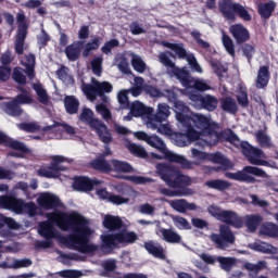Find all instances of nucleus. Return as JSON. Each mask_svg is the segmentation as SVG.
Listing matches in <instances>:
<instances>
[{"label": "nucleus", "mask_w": 278, "mask_h": 278, "mask_svg": "<svg viewBox=\"0 0 278 278\" xmlns=\"http://www.w3.org/2000/svg\"><path fill=\"white\" fill-rule=\"evenodd\" d=\"M64 106L67 114H77L79 110V100L75 96H66L64 98Z\"/></svg>", "instance_id": "nucleus-32"}, {"label": "nucleus", "mask_w": 278, "mask_h": 278, "mask_svg": "<svg viewBox=\"0 0 278 278\" xmlns=\"http://www.w3.org/2000/svg\"><path fill=\"white\" fill-rule=\"evenodd\" d=\"M255 177H268L266 172L260 167L245 166L241 172H239V181H247V184H254Z\"/></svg>", "instance_id": "nucleus-17"}, {"label": "nucleus", "mask_w": 278, "mask_h": 278, "mask_svg": "<svg viewBox=\"0 0 278 278\" xmlns=\"http://www.w3.org/2000/svg\"><path fill=\"white\" fill-rule=\"evenodd\" d=\"M249 249L252 251H258V253H269L275 255L278 253V249L266 242H254L249 244Z\"/></svg>", "instance_id": "nucleus-29"}, {"label": "nucleus", "mask_w": 278, "mask_h": 278, "mask_svg": "<svg viewBox=\"0 0 278 278\" xmlns=\"http://www.w3.org/2000/svg\"><path fill=\"white\" fill-rule=\"evenodd\" d=\"M126 149L132 153V155H136L137 157H147L149 154L147 153V150H144V147L132 143L131 141L125 142Z\"/></svg>", "instance_id": "nucleus-37"}, {"label": "nucleus", "mask_w": 278, "mask_h": 278, "mask_svg": "<svg viewBox=\"0 0 278 278\" xmlns=\"http://www.w3.org/2000/svg\"><path fill=\"white\" fill-rule=\"evenodd\" d=\"M217 262L223 270L229 271L236 266V258L217 256Z\"/></svg>", "instance_id": "nucleus-48"}, {"label": "nucleus", "mask_w": 278, "mask_h": 278, "mask_svg": "<svg viewBox=\"0 0 278 278\" xmlns=\"http://www.w3.org/2000/svg\"><path fill=\"white\" fill-rule=\"evenodd\" d=\"M159 60L163 66H166L168 71H172L174 75L179 79L180 84L184 86L185 94L188 97L189 94H199L197 91H192V88L195 90H200V92H205V90H212V87L207 84V81L203 79H190V74L186 71V68H179L175 66V63L168 59V55L166 53H161L159 55Z\"/></svg>", "instance_id": "nucleus-3"}, {"label": "nucleus", "mask_w": 278, "mask_h": 278, "mask_svg": "<svg viewBox=\"0 0 278 278\" xmlns=\"http://www.w3.org/2000/svg\"><path fill=\"white\" fill-rule=\"evenodd\" d=\"M237 7L238 3H233L231 0H222L219 2V10L228 21H235Z\"/></svg>", "instance_id": "nucleus-24"}, {"label": "nucleus", "mask_w": 278, "mask_h": 278, "mask_svg": "<svg viewBox=\"0 0 278 278\" xmlns=\"http://www.w3.org/2000/svg\"><path fill=\"white\" fill-rule=\"evenodd\" d=\"M102 225L109 231H114L123 227V220L118 216L105 215Z\"/></svg>", "instance_id": "nucleus-27"}, {"label": "nucleus", "mask_w": 278, "mask_h": 278, "mask_svg": "<svg viewBox=\"0 0 278 278\" xmlns=\"http://www.w3.org/2000/svg\"><path fill=\"white\" fill-rule=\"evenodd\" d=\"M274 10H275V2L273 1L258 5V14H261L263 18L270 17V14H273Z\"/></svg>", "instance_id": "nucleus-47"}, {"label": "nucleus", "mask_w": 278, "mask_h": 278, "mask_svg": "<svg viewBox=\"0 0 278 278\" xmlns=\"http://www.w3.org/2000/svg\"><path fill=\"white\" fill-rule=\"evenodd\" d=\"M161 194H164L165 197H190L191 194H194V191L190 188H182L178 190H170L166 188L160 189Z\"/></svg>", "instance_id": "nucleus-31"}, {"label": "nucleus", "mask_w": 278, "mask_h": 278, "mask_svg": "<svg viewBox=\"0 0 278 278\" xmlns=\"http://www.w3.org/2000/svg\"><path fill=\"white\" fill-rule=\"evenodd\" d=\"M59 275L62 278H81L86 274L84 271L77 270V269H64V270L59 271Z\"/></svg>", "instance_id": "nucleus-56"}, {"label": "nucleus", "mask_w": 278, "mask_h": 278, "mask_svg": "<svg viewBox=\"0 0 278 278\" xmlns=\"http://www.w3.org/2000/svg\"><path fill=\"white\" fill-rule=\"evenodd\" d=\"M96 194L97 197H99V199H102L103 201H109V203H113V205H125L129 203L128 197L111 194L105 189H98L96 191Z\"/></svg>", "instance_id": "nucleus-18"}, {"label": "nucleus", "mask_w": 278, "mask_h": 278, "mask_svg": "<svg viewBox=\"0 0 278 278\" xmlns=\"http://www.w3.org/2000/svg\"><path fill=\"white\" fill-rule=\"evenodd\" d=\"M18 129H22V131H28V132H34V131H39L40 130V125L37 123H24L17 125Z\"/></svg>", "instance_id": "nucleus-61"}, {"label": "nucleus", "mask_w": 278, "mask_h": 278, "mask_svg": "<svg viewBox=\"0 0 278 278\" xmlns=\"http://www.w3.org/2000/svg\"><path fill=\"white\" fill-rule=\"evenodd\" d=\"M31 103H34V98H31L29 91L23 90L15 100L4 105V112L10 116H21V114H23V110H21L20 105H29Z\"/></svg>", "instance_id": "nucleus-14"}, {"label": "nucleus", "mask_w": 278, "mask_h": 278, "mask_svg": "<svg viewBox=\"0 0 278 278\" xmlns=\"http://www.w3.org/2000/svg\"><path fill=\"white\" fill-rule=\"evenodd\" d=\"M256 140L260 142L261 147H270V137L266 132L258 131L256 134Z\"/></svg>", "instance_id": "nucleus-64"}, {"label": "nucleus", "mask_w": 278, "mask_h": 278, "mask_svg": "<svg viewBox=\"0 0 278 278\" xmlns=\"http://www.w3.org/2000/svg\"><path fill=\"white\" fill-rule=\"evenodd\" d=\"M229 31L235 38L237 45H242V42H247L251 38L249 29H247L242 24H235L230 26Z\"/></svg>", "instance_id": "nucleus-19"}, {"label": "nucleus", "mask_w": 278, "mask_h": 278, "mask_svg": "<svg viewBox=\"0 0 278 278\" xmlns=\"http://www.w3.org/2000/svg\"><path fill=\"white\" fill-rule=\"evenodd\" d=\"M102 249H112L119 244H134L138 240V235L134 231H122L115 235L104 232L100 237Z\"/></svg>", "instance_id": "nucleus-9"}, {"label": "nucleus", "mask_w": 278, "mask_h": 278, "mask_svg": "<svg viewBox=\"0 0 278 278\" xmlns=\"http://www.w3.org/2000/svg\"><path fill=\"white\" fill-rule=\"evenodd\" d=\"M91 166L96 170H101L102 173H110L112 172V161L108 163L103 157H98L97 160L92 161Z\"/></svg>", "instance_id": "nucleus-39"}, {"label": "nucleus", "mask_w": 278, "mask_h": 278, "mask_svg": "<svg viewBox=\"0 0 278 278\" xmlns=\"http://www.w3.org/2000/svg\"><path fill=\"white\" fill-rule=\"evenodd\" d=\"M130 114L135 116L136 118L142 116L144 118L146 115L148 114H153V108L146 106L139 101H135L131 104L130 108Z\"/></svg>", "instance_id": "nucleus-25"}, {"label": "nucleus", "mask_w": 278, "mask_h": 278, "mask_svg": "<svg viewBox=\"0 0 278 278\" xmlns=\"http://www.w3.org/2000/svg\"><path fill=\"white\" fill-rule=\"evenodd\" d=\"M156 115L161 121H167L168 116H170V106L166 103H160L157 105Z\"/></svg>", "instance_id": "nucleus-50"}, {"label": "nucleus", "mask_w": 278, "mask_h": 278, "mask_svg": "<svg viewBox=\"0 0 278 278\" xmlns=\"http://www.w3.org/2000/svg\"><path fill=\"white\" fill-rule=\"evenodd\" d=\"M0 142H5L11 149H14L15 151H25V144L14 141L12 139H9L5 137V135L0 132Z\"/></svg>", "instance_id": "nucleus-49"}, {"label": "nucleus", "mask_w": 278, "mask_h": 278, "mask_svg": "<svg viewBox=\"0 0 278 278\" xmlns=\"http://www.w3.org/2000/svg\"><path fill=\"white\" fill-rule=\"evenodd\" d=\"M96 112H98V114H100L104 121H110L112 118V112L108 105L103 103L96 105Z\"/></svg>", "instance_id": "nucleus-57"}, {"label": "nucleus", "mask_w": 278, "mask_h": 278, "mask_svg": "<svg viewBox=\"0 0 278 278\" xmlns=\"http://www.w3.org/2000/svg\"><path fill=\"white\" fill-rule=\"evenodd\" d=\"M114 190H116V192H121L122 194H126V197H130L132 199H136V197H138V191L127 186V184L125 182L114 185Z\"/></svg>", "instance_id": "nucleus-41"}, {"label": "nucleus", "mask_w": 278, "mask_h": 278, "mask_svg": "<svg viewBox=\"0 0 278 278\" xmlns=\"http://www.w3.org/2000/svg\"><path fill=\"white\" fill-rule=\"evenodd\" d=\"M237 100L239 105H242V108H247V105H249V96L247 94V88H239V91L237 92Z\"/></svg>", "instance_id": "nucleus-58"}, {"label": "nucleus", "mask_w": 278, "mask_h": 278, "mask_svg": "<svg viewBox=\"0 0 278 278\" xmlns=\"http://www.w3.org/2000/svg\"><path fill=\"white\" fill-rule=\"evenodd\" d=\"M111 168L115 170V173H134V167L125 161L112 160Z\"/></svg>", "instance_id": "nucleus-36"}, {"label": "nucleus", "mask_w": 278, "mask_h": 278, "mask_svg": "<svg viewBox=\"0 0 278 278\" xmlns=\"http://www.w3.org/2000/svg\"><path fill=\"white\" fill-rule=\"evenodd\" d=\"M147 144L163 153L165 160H169V162L180 164V166L190 167V162H188L184 155H179L175 152L169 151L168 148H166V143H164V140H162V138H160L157 135L150 136Z\"/></svg>", "instance_id": "nucleus-10"}, {"label": "nucleus", "mask_w": 278, "mask_h": 278, "mask_svg": "<svg viewBox=\"0 0 278 278\" xmlns=\"http://www.w3.org/2000/svg\"><path fill=\"white\" fill-rule=\"evenodd\" d=\"M220 106L224 112H228V114H236L238 112V104L236 103V100L232 98H223L220 100Z\"/></svg>", "instance_id": "nucleus-38"}, {"label": "nucleus", "mask_w": 278, "mask_h": 278, "mask_svg": "<svg viewBox=\"0 0 278 278\" xmlns=\"http://www.w3.org/2000/svg\"><path fill=\"white\" fill-rule=\"evenodd\" d=\"M173 223H174L175 227H177V229H180V230L192 229L190 222H188V219H186L181 216H174Z\"/></svg>", "instance_id": "nucleus-51"}, {"label": "nucleus", "mask_w": 278, "mask_h": 278, "mask_svg": "<svg viewBox=\"0 0 278 278\" xmlns=\"http://www.w3.org/2000/svg\"><path fill=\"white\" fill-rule=\"evenodd\" d=\"M58 75H59V78L64 83L66 84L67 86H71L73 84H75V79H73V76H71L68 74V68L66 67H61L59 71H58Z\"/></svg>", "instance_id": "nucleus-54"}, {"label": "nucleus", "mask_w": 278, "mask_h": 278, "mask_svg": "<svg viewBox=\"0 0 278 278\" xmlns=\"http://www.w3.org/2000/svg\"><path fill=\"white\" fill-rule=\"evenodd\" d=\"M187 94L197 110H207L208 112H214L216 108H218V99L214 96H201V94H192L190 91H187Z\"/></svg>", "instance_id": "nucleus-15"}, {"label": "nucleus", "mask_w": 278, "mask_h": 278, "mask_svg": "<svg viewBox=\"0 0 278 278\" xmlns=\"http://www.w3.org/2000/svg\"><path fill=\"white\" fill-rule=\"evenodd\" d=\"M167 99L170 103H174L176 119L181 127H185V134L174 136L176 147H188L194 140H198L197 144L199 147H214L223 140V135H218V124L212 121L211 116L190 113V109L184 102L177 100V96L173 92H169Z\"/></svg>", "instance_id": "nucleus-2"}, {"label": "nucleus", "mask_w": 278, "mask_h": 278, "mask_svg": "<svg viewBox=\"0 0 278 278\" xmlns=\"http://www.w3.org/2000/svg\"><path fill=\"white\" fill-rule=\"evenodd\" d=\"M27 37V33H17L16 41H15V51L16 53H23V45L25 42V38Z\"/></svg>", "instance_id": "nucleus-62"}, {"label": "nucleus", "mask_w": 278, "mask_h": 278, "mask_svg": "<svg viewBox=\"0 0 278 278\" xmlns=\"http://www.w3.org/2000/svg\"><path fill=\"white\" fill-rule=\"evenodd\" d=\"M0 207L11 210L15 214H28V216H36L38 212V206L34 202L25 203V201L12 197H0Z\"/></svg>", "instance_id": "nucleus-8"}, {"label": "nucleus", "mask_w": 278, "mask_h": 278, "mask_svg": "<svg viewBox=\"0 0 278 278\" xmlns=\"http://www.w3.org/2000/svg\"><path fill=\"white\" fill-rule=\"evenodd\" d=\"M33 88L37 93V97L40 103H43V105H47V103H49V94L47 93V90L45 89V87H42L40 84H34Z\"/></svg>", "instance_id": "nucleus-44"}, {"label": "nucleus", "mask_w": 278, "mask_h": 278, "mask_svg": "<svg viewBox=\"0 0 278 278\" xmlns=\"http://www.w3.org/2000/svg\"><path fill=\"white\" fill-rule=\"evenodd\" d=\"M123 179L127 181H131V184H136L138 186H142L144 184H151V178L142 177V176H123Z\"/></svg>", "instance_id": "nucleus-60"}, {"label": "nucleus", "mask_w": 278, "mask_h": 278, "mask_svg": "<svg viewBox=\"0 0 278 278\" xmlns=\"http://www.w3.org/2000/svg\"><path fill=\"white\" fill-rule=\"evenodd\" d=\"M81 41H75L74 43L70 45L65 49V53L72 62H75L79 58V53H81V47H83Z\"/></svg>", "instance_id": "nucleus-30"}, {"label": "nucleus", "mask_w": 278, "mask_h": 278, "mask_svg": "<svg viewBox=\"0 0 278 278\" xmlns=\"http://www.w3.org/2000/svg\"><path fill=\"white\" fill-rule=\"evenodd\" d=\"M232 218H236V213L232 211H222V214L219 215V218L217 220H220L222 223H227L228 225H231Z\"/></svg>", "instance_id": "nucleus-63"}, {"label": "nucleus", "mask_w": 278, "mask_h": 278, "mask_svg": "<svg viewBox=\"0 0 278 278\" xmlns=\"http://www.w3.org/2000/svg\"><path fill=\"white\" fill-rule=\"evenodd\" d=\"M11 262H12L11 267L13 269L29 268V266L31 265V260L29 258H22V260L11 258Z\"/></svg>", "instance_id": "nucleus-59"}, {"label": "nucleus", "mask_w": 278, "mask_h": 278, "mask_svg": "<svg viewBox=\"0 0 278 278\" xmlns=\"http://www.w3.org/2000/svg\"><path fill=\"white\" fill-rule=\"evenodd\" d=\"M270 80V72H268V66H261L257 73L255 86L258 89L266 88L268 81Z\"/></svg>", "instance_id": "nucleus-26"}, {"label": "nucleus", "mask_w": 278, "mask_h": 278, "mask_svg": "<svg viewBox=\"0 0 278 278\" xmlns=\"http://www.w3.org/2000/svg\"><path fill=\"white\" fill-rule=\"evenodd\" d=\"M97 184L99 181L90 180L88 177H77L74 179L73 188L74 190H78V192H90Z\"/></svg>", "instance_id": "nucleus-23"}, {"label": "nucleus", "mask_w": 278, "mask_h": 278, "mask_svg": "<svg viewBox=\"0 0 278 278\" xmlns=\"http://www.w3.org/2000/svg\"><path fill=\"white\" fill-rule=\"evenodd\" d=\"M162 46L165 47V49H170V51H174V53L177 54L178 58H186L188 64L191 66V70L195 73H203V67L199 65V63L197 62V58H194V54L187 55L186 49H184V45L163 41Z\"/></svg>", "instance_id": "nucleus-16"}, {"label": "nucleus", "mask_w": 278, "mask_h": 278, "mask_svg": "<svg viewBox=\"0 0 278 278\" xmlns=\"http://www.w3.org/2000/svg\"><path fill=\"white\" fill-rule=\"evenodd\" d=\"M205 186L207 188H212L213 190H228V188H231V184L227 180H220V179H215V180H208L205 182Z\"/></svg>", "instance_id": "nucleus-43"}, {"label": "nucleus", "mask_w": 278, "mask_h": 278, "mask_svg": "<svg viewBox=\"0 0 278 278\" xmlns=\"http://www.w3.org/2000/svg\"><path fill=\"white\" fill-rule=\"evenodd\" d=\"M175 212H179V214H186L188 211L197 210V204L189 203L188 201L180 199V200H166L163 199Z\"/></svg>", "instance_id": "nucleus-20"}, {"label": "nucleus", "mask_w": 278, "mask_h": 278, "mask_svg": "<svg viewBox=\"0 0 278 278\" xmlns=\"http://www.w3.org/2000/svg\"><path fill=\"white\" fill-rule=\"evenodd\" d=\"M144 247L151 255H153L154 257H159V260H164V248H162V245H157L153 242H148L144 244Z\"/></svg>", "instance_id": "nucleus-40"}, {"label": "nucleus", "mask_w": 278, "mask_h": 278, "mask_svg": "<svg viewBox=\"0 0 278 278\" xmlns=\"http://www.w3.org/2000/svg\"><path fill=\"white\" fill-rule=\"evenodd\" d=\"M80 123L88 125L92 131H96L97 136L104 144L112 142V132L108 126L99 118L94 117V112L88 108H84L78 115Z\"/></svg>", "instance_id": "nucleus-5"}, {"label": "nucleus", "mask_w": 278, "mask_h": 278, "mask_svg": "<svg viewBox=\"0 0 278 278\" xmlns=\"http://www.w3.org/2000/svg\"><path fill=\"white\" fill-rule=\"evenodd\" d=\"M264 222V217L257 214H252V215H245L244 216V224L248 227L250 231H257V228L262 223Z\"/></svg>", "instance_id": "nucleus-28"}, {"label": "nucleus", "mask_w": 278, "mask_h": 278, "mask_svg": "<svg viewBox=\"0 0 278 278\" xmlns=\"http://www.w3.org/2000/svg\"><path fill=\"white\" fill-rule=\"evenodd\" d=\"M191 157L194 160V162H190L187 159V162L190 163L189 167H186L184 165L182 168H192V166H199L200 164H203V162H213L214 164L220 165V170H229V168H233V164L225 157V155L220 153H205L201 150H198L195 148L191 149Z\"/></svg>", "instance_id": "nucleus-6"}, {"label": "nucleus", "mask_w": 278, "mask_h": 278, "mask_svg": "<svg viewBox=\"0 0 278 278\" xmlns=\"http://www.w3.org/2000/svg\"><path fill=\"white\" fill-rule=\"evenodd\" d=\"M143 123L148 127V129H152L153 131H155V129H157L159 126L162 125V123L164 122L152 112L143 116Z\"/></svg>", "instance_id": "nucleus-33"}, {"label": "nucleus", "mask_w": 278, "mask_h": 278, "mask_svg": "<svg viewBox=\"0 0 278 278\" xmlns=\"http://www.w3.org/2000/svg\"><path fill=\"white\" fill-rule=\"evenodd\" d=\"M71 164V160L62 155L51 156V163L49 167H41L38 169L39 177H47L48 179H55L60 177V173L66 170V167L62 166L65 163Z\"/></svg>", "instance_id": "nucleus-11"}, {"label": "nucleus", "mask_w": 278, "mask_h": 278, "mask_svg": "<svg viewBox=\"0 0 278 278\" xmlns=\"http://www.w3.org/2000/svg\"><path fill=\"white\" fill-rule=\"evenodd\" d=\"M22 65L26 68V74L29 79H34V66L36 65V56L34 54H27L21 60Z\"/></svg>", "instance_id": "nucleus-34"}, {"label": "nucleus", "mask_w": 278, "mask_h": 278, "mask_svg": "<svg viewBox=\"0 0 278 278\" xmlns=\"http://www.w3.org/2000/svg\"><path fill=\"white\" fill-rule=\"evenodd\" d=\"M156 236L169 244H179V242H181V235H178L177 231L173 229L159 227L156 229Z\"/></svg>", "instance_id": "nucleus-21"}, {"label": "nucleus", "mask_w": 278, "mask_h": 278, "mask_svg": "<svg viewBox=\"0 0 278 278\" xmlns=\"http://www.w3.org/2000/svg\"><path fill=\"white\" fill-rule=\"evenodd\" d=\"M223 138L231 144H235L237 148L241 147V149L243 150V154L245 155L250 164H254V166H270L271 168H275V165H270V163L266 161V154L264 153V151L257 148H253L251 144H249V142L240 141V139L238 138V136H236V134H233V131L225 130L222 134V140Z\"/></svg>", "instance_id": "nucleus-4"}, {"label": "nucleus", "mask_w": 278, "mask_h": 278, "mask_svg": "<svg viewBox=\"0 0 278 278\" xmlns=\"http://www.w3.org/2000/svg\"><path fill=\"white\" fill-rule=\"evenodd\" d=\"M53 131H55L56 134L55 138H66L64 134H68L70 136H73V134H75V128L66 124H60L54 126Z\"/></svg>", "instance_id": "nucleus-42"}, {"label": "nucleus", "mask_w": 278, "mask_h": 278, "mask_svg": "<svg viewBox=\"0 0 278 278\" xmlns=\"http://www.w3.org/2000/svg\"><path fill=\"white\" fill-rule=\"evenodd\" d=\"M48 220L38 225V233L45 241H37V249H50L51 240L60 238V242L70 249L79 251V253L92 254L99 251V245L90 243V238L94 236V229L90 227V220L79 213L54 212L47 215ZM62 231H73L68 237H60V232L53 226Z\"/></svg>", "instance_id": "nucleus-1"}, {"label": "nucleus", "mask_w": 278, "mask_h": 278, "mask_svg": "<svg viewBox=\"0 0 278 278\" xmlns=\"http://www.w3.org/2000/svg\"><path fill=\"white\" fill-rule=\"evenodd\" d=\"M260 233L267 238H278V226L274 223H265L261 226Z\"/></svg>", "instance_id": "nucleus-35"}, {"label": "nucleus", "mask_w": 278, "mask_h": 278, "mask_svg": "<svg viewBox=\"0 0 278 278\" xmlns=\"http://www.w3.org/2000/svg\"><path fill=\"white\" fill-rule=\"evenodd\" d=\"M156 170L159 175H161V179H163L169 188H181V186H190L192 184V178L181 175L177 168L166 164H159Z\"/></svg>", "instance_id": "nucleus-7"}, {"label": "nucleus", "mask_w": 278, "mask_h": 278, "mask_svg": "<svg viewBox=\"0 0 278 278\" xmlns=\"http://www.w3.org/2000/svg\"><path fill=\"white\" fill-rule=\"evenodd\" d=\"M16 21L18 25L17 34H27V18L23 11L18 12L16 15Z\"/></svg>", "instance_id": "nucleus-53"}, {"label": "nucleus", "mask_w": 278, "mask_h": 278, "mask_svg": "<svg viewBox=\"0 0 278 278\" xmlns=\"http://www.w3.org/2000/svg\"><path fill=\"white\" fill-rule=\"evenodd\" d=\"M131 64L132 67L137 71V73H144V71H147V63L142 61V58H140V55L132 53Z\"/></svg>", "instance_id": "nucleus-46"}, {"label": "nucleus", "mask_w": 278, "mask_h": 278, "mask_svg": "<svg viewBox=\"0 0 278 278\" xmlns=\"http://www.w3.org/2000/svg\"><path fill=\"white\" fill-rule=\"evenodd\" d=\"M113 87L112 84L108 81L99 83L97 79L92 78L91 84H84L81 85V91L89 99V101H94L97 97H103L105 92H112Z\"/></svg>", "instance_id": "nucleus-12"}, {"label": "nucleus", "mask_w": 278, "mask_h": 278, "mask_svg": "<svg viewBox=\"0 0 278 278\" xmlns=\"http://www.w3.org/2000/svg\"><path fill=\"white\" fill-rule=\"evenodd\" d=\"M5 225L9 229H18L21 227L12 217H5L0 214V229H3Z\"/></svg>", "instance_id": "nucleus-52"}, {"label": "nucleus", "mask_w": 278, "mask_h": 278, "mask_svg": "<svg viewBox=\"0 0 278 278\" xmlns=\"http://www.w3.org/2000/svg\"><path fill=\"white\" fill-rule=\"evenodd\" d=\"M210 240L213 241L217 249L225 251L229 244H233V242H236V236L229 226L222 225L219 227V233L210 235Z\"/></svg>", "instance_id": "nucleus-13"}, {"label": "nucleus", "mask_w": 278, "mask_h": 278, "mask_svg": "<svg viewBox=\"0 0 278 278\" xmlns=\"http://www.w3.org/2000/svg\"><path fill=\"white\" fill-rule=\"evenodd\" d=\"M222 42L229 55H236V49L233 48V40H231V37L223 33Z\"/></svg>", "instance_id": "nucleus-55"}, {"label": "nucleus", "mask_w": 278, "mask_h": 278, "mask_svg": "<svg viewBox=\"0 0 278 278\" xmlns=\"http://www.w3.org/2000/svg\"><path fill=\"white\" fill-rule=\"evenodd\" d=\"M38 205L45 207V210H51V207H58L60 205V198L53 193H42L37 199Z\"/></svg>", "instance_id": "nucleus-22"}, {"label": "nucleus", "mask_w": 278, "mask_h": 278, "mask_svg": "<svg viewBox=\"0 0 278 278\" xmlns=\"http://www.w3.org/2000/svg\"><path fill=\"white\" fill-rule=\"evenodd\" d=\"M101 42H103V38H101V37H94L90 42H88L85 46V50L83 52L85 58H88V55L90 54V51H97V49H99Z\"/></svg>", "instance_id": "nucleus-45"}]
</instances>
